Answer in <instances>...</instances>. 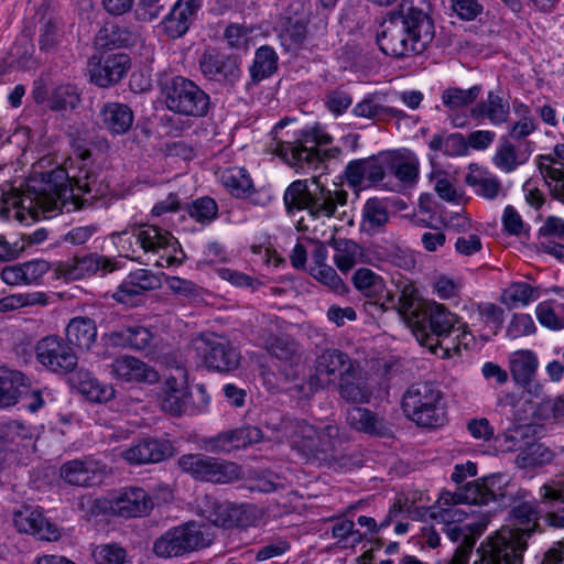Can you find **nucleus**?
<instances>
[{"instance_id":"1","label":"nucleus","mask_w":564,"mask_h":564,"mask_svg":"<svg viewBox=\"0 0 564 564\" xmlns=\"http://www.w3.org/2000/svg\"><path fill=\"white\" fill-rule=\"evenodd\" d=\"M530 494L511 482L506 474H492L487 477L467 482L455 494L445 492L437 500V507H432L430 518L440 527V531L454 543H457L454 555L448 564H468L469 556L477 538L482 533L484 523H464L468 517L467 510L459 503L486 506L496 502L499 507L511 508L510 516L518 535L525 541L538 525V501L528 499Z\"/></svg>"},{"instance_id":"2","label":"nucleus","mask_w":564,"mask_h":564,"mask_svg":"<svg viewBox=\"0 0 564 564\" xmlns=\"http://www.w3.org/2000/svg\"><path fill=\"white\" fill-rule=\"evenodd\" d=\"M89 155L85 152L69 171L62 167L51 171L39 188L28 186L26 192L14 195L11 205L35 217L39 212L61 210L68 199L83 208L105 196L108 185L97 169L86 162Z\"/></svg>"},{"instance_id":"3","label":"nucleus","mask_w":564,"mask_h":564,"mask_svg":"<svg viewBox=\"0 0 564 564\" xmlns=\"http://www.w3.org/2000/svg\"><path fill=\"white\" fill-rule=\"evenodd\" d=\"M434 37V20L414 0H402L398 8L389 11L376 35L381 52L395 58L423 54Z\"/></svg>"},{"instance_id":"4","label":"nucleus","mask_w":564,"mask_h":564,"mask_svg":"<svg viewBox=\"0 0 564 564\" xmlns=\"http://www.w3.org/2000/svg\"><path fill=\"white\" fill-rule=\"evenodd\" d=\"M286 126L285 120L279 121L272 129V141L269 143V150L281 158L289 166L297 173H306L316 170L325 160L338 159L341 149L333 147L321 150V147L333 142L332 135L325 132L321 126L315 124L296 130L286 139L280 135Z\"/></svg>"},{"instance_id":"5","label":"nucleus","mask_w":564,"mask_h":564,"mask_svg":"<svg viewBox=\"0 0 564 564\" xmlns=\"http://www.w3.org/2000/svg\"><path fill=\"white\" fill-rule=\"evenodd\" d=\"M348 194L344 189L332 191L317 177L293 181L284 191L285 212L294 216L305 210L313 219L330 218L338 206L347 203Z\"/></svg>"},{"instance_id":"6","label":"nucleus","mask_w":564,"mask_h":564,"mask_svg":"<svg viewBox=\"0 0 564 564\" xmlns=\"http://www.w3.org/2000/svg\"><path fill=\"white\" fill-rule=\"evenodd\" d=\"M282 431L291 447L307 463L328 460L340 444L339 427L334 424L317 430L304 419L286 417L282 421Z\"/></svg>"},{"instance_id":"7","label":"nucleus","mask_w":564,"mask_h":564,"mask_svg":"<svg viewBox=\"0 0 564 564\" xmlns=\"http://www.w3.org/2000/svg\"><path fill=\"white\" fill-rule=\"evenodd\" d=\"M401 408L404 415L421 427L436 429L447 422L444 393L430 382L410 386L402 395Z\"/></svg>"},{"instance_id":"8","label":"nucleus","mask_w":564,"mask_h":564,"mask_svg":"<svg viewBox=\"0 0 564 564\" xmlns=\"http://www.w3.org/2000/svg\"><path fill=\"white\" fill-rule=\"evenodd\" d=\"M166 108L186 117H205L210 107L209 96L193 80L182 75H165L159 79Z\"/></svg>"},{"instance_id":"9","label":"nucleus","mask_w":564,"mask_h":564,"mask_svg":"<svg viewBox=\"0 0 564 564\" xmlns=\"http://www.w3.org/2000/svg\"><path fill=\"white\" fill-rule=\"evenodd\" d=\"M419 324L412 328V334L421 346L440 355L442 346L446 345L459 323V317L436 302L425 303L423 314L416 315Z\"/></svg>"},{"instance_id":"10","label":"nucleus","mask_w":564,"mask_h":564,"mask_svg":"<svg viewBox=\"0 0 564 564\" xmlns=\"http://www.w3.org/2000/svg\"><path fill=\"white\" fill-rule=\"evenodd\" d=\"M213 536L205 525L187 521L166 530L153 542L152 551L160 558L187 555L212 544Z\"/></svg>"},{"instance_id":"11","label":"nucleus","mask_w":564,"mask_h":564,"mask_svg":"<svg viewBox=\"0 0 564 564\" xmlns=\"http://www.w3.org/2000/svg\"><path fill=\"white\" fill-rule=\"evenodd\" d=\"M117 237L119 242L122 243V249H126V242L130 243V239L134 238L145 253L160 254V258L154 262L156 267L167 268L177 262V259L172 254L176 251L178 245L176 238L170 231L158 226L133 225L131 229L118 232Z\"/></svg>"},{"instance_id":"12","label":"nucleus","mask_w":564,"mask_h":564,"mask_svg":"<svg viewBox=\"0 0 564 564\" xmlns=\"http://www.w3.org/2000/svg\"><path fill=\"white\" fill-rule=\"evenodd\" d=\"M527 541L516 531L503 527L481 542L474 564H522Z\"/></svg>"},{"instance_id":"13","label":"nucleus","mask_w":564,"mask_h":564,"mask_svg":"<svg viewBox=\"0 0 564 564\" xmlns=\"http://www.w3.org/2000/svg\"><path fill=\"white\" fill-rule=\"evenodd\" d=\"M177 465L182 471L198 481L228 484L240 477V467L236 463L202 453L184 454L178 458Z\"/></svg>"},{"instance_id":"14","label":"nucleus","mask_w":564,"mask_h":564,"mask_svg":"<svg viewBox=\"0 0 564 564\" xmlns=\"http://www.w3.org/2000/svg\"><path fill=\"white\" fill-rule=\"evenodd\" d=\"M80 506H87L89 514H101L110 510L115 516L126 519L144 517L153 508L149 494L140 487L124 488L113 500L87 498Z\"/></svg>"},{"instance_id":"15","label":"nucleus","mask_w":564,"mask_h":564,"mask_svg":"<svg viewBox=\"0 0 564 564\" xmlns=\"http://www.w3.org/2000/svg\"><path fill=\"white\" fill-rule=\"evenodd\" d=\"M192 346L208 369L230 372L239 366L240 352L224 336L203 333L192 341Z\"/></svg>"},{"instance_id":"16","label":"nucleus","mask_w":564,"mask_h":564,"mask_svg":"<svg viewBox=\"0 0 564 564\" xmlns=\"http://www.w3.org/2000/svg\"><path fill=\"white\" fill-rule=\"evenodd\" d=\"M35 360L48 372L67 375L75 371L78 357L74 348L63 337L47 335L34 345Z\"/></svg>"},{"instance_id":"17","label":"nucleus","mask_w":564,"mask_h":564,"mask_svg":"<svg viewBox=\"0 0 564 564\" xmlns=\"http://www.w3.org/2000/svg\"><path fill=\"white\" fill-rule=\"evenodd\" d=\"M357 361L339 349H326L317 356L314 364V373L308 380L310 393L329 386H336L349 370H355Z\"/></svg>"},{"instance_id":"18","label":"nucleus","mask_w":564,"mask_h":564,"mask_svg":"<svg viewBox=\"0 0 564 564\" xmlns=\"http://www.w3.org/2000/svg\"><path fill=\"white\" fill-rule=\"evenodd\" d=\"M386 151L365 159H356L345 167L344 177L355 191L379 185L387 174Z\"/></svg>"},{"instance_id":"19","label":"nucleus","mask_w":564,"mask_h":564,"mask_svg":"<svg viewBox=\"0 0 564 564\" xmlns=\"http://www.w3.org/2000/svg\"><path fill=\"white\" fill-rule=\"evenodd\" d=\"M198 65L200 73L206 79L224 86L234 87L241 77L239 58L214 48L203 52L198 59Z\"/></svg>"},{"instance_id":"20","label":"nucleus","mask_w":564,"mask_h":564,"mask_svg":"<svg viewBox=\"0 0 564 564\" xmlns=\"http://www.w3.org/2000/svg\"><path fill=\"white\" fill-rule=\"evenodd\" d=\"M130 66L131 59L124 53L94 55L87 64L89 82L100 88H109L127 75Z\"/></svg>"},{"instance_id":"21","label":"nucleus","mask_w":564,"mask_h":564,"mask_svg":"<svg viewBox=\"0 0 564 564\" xmlns=\"http://www.w3.org/2000/svg\"><path fill=\"white\" fill-rule=\"evenodd\" d=\"M539 357L531 349H520L509 356V370L516 386L531 397L543 394L544 387L538 379Z\"/></svg>"},{"instance_id":"22","label":"nucleus","mask_w":564,"mask_h":564,"mask_svg":"<svg viewBox=\"0 0 564 564\" xmlns=\"http://www.w3.org/2000/svg\"><path fill=\"white\" fill-rule=\"evenodd\" d=\"M262 437L263 433L260 427L245 425L203 438L202 448L213 454H228L259 443Z\"/></svg>"},{"instance_id":"23","label":"nucleus","mask_w":564,"mask_h":564,"mask_svg":"<svg viewBox=\"0 0 564 564\" xmlns=\"http://www.w3.org/2000/svg\"><path fill=\"white\" fill-rule=\"evenodd\" d=\"M416 290L413 285L406 284L402 288L401 294L395 304L394 297L391 294H387L386 301L381 304L378 302H367L366 307L368 310H375L376 312H386L389 308H395L398 314L401 316L406 326L412 328L419 324L416 315H421L424 312L425 303H417Z\"/></svg>"},{"instance_id":"24","label":"nucleus","mask_w":564,"mask_h":564,"mask_svg":"<svg viewBox=\"0 0 564 564\" xmlns=\"http://www.w3.org/2000/svg\"><path fill=\"white\" fill-rule=\"evenodd\" d=\"M202 7L203 0H176L161 21L164 34L170 39L182 37L197 20Z\"/></svg>"},{"instance_id":"25","label":"nucleus","mask_w":564,"mask_h":564,"mask_svg":"<svg viewBox=\"0 0 564 564\" xmlns=\"http://www.w3.org/2000/svg\"><path fill=\"white\" fill-rule=\"evenodd\" d=\"M106 466L91 456L65 462L59 468L63 480L72 486L88 487L101 481Z\"/></svg>"},{"instance_id":"26","label":"nucleus","mask_w":564,"mask_h":564,"mask_svg":"<svg viewBox=\"0 0 564 564\" xmlns=\"http://www.w3.org/2000/svg\"><path fill=\"white\" fill-rule=\"evenodd\" d=\"M161 279L148 269H137L128 274L113 294V299L122 304L134 305L144 292L161 288Z\"/></svg>"},{"instance_id":"27","label":"nucleus","mask_w":564,"mask_h":564,"mask_svg":"<svg viewBox=\"0 0 564 564\" xmlns=\"http://www.w3.org/2000/svg\"><path fill=\"white\" fill-rule=\"evenodd\" d=\"M470 117L478 122L488 121L498 127L509 122L510 102L500 89L487 91L485 99L479 100L470 108Z\"/></svg>"},{"instance_id":"28","label":"nucleus","mask_w":564,"mask_h":564,"mask_svg":"<svg viewBox=\"0 0 564 564\" xmlns=\"http://www.w3.org/2000/svg\"><path fill=\"white\" fill-rule=\"evenodd\" d=\"M13 522L19 532L31 534L39 540L56 541L59 538L56 524L50 522L39 509L23 507L14 512Z\"/></svg>"},{"instance_id":"29","label":"nucleus","mask_w":564,"mask_h":564,"mask_svg":"<svg viewBox=\"0 0 564 564\" xmlns=\"http://www.w3.org/2000/svg\"><path fill=\"white\" fill-rule=\"evenodd\" d=\"M536 164L552 196L564 203V144H556L553 154L539 155Z\"/></svg>"},{"instance_id":"30","label":"nucleus","mask_w":564,"mask_h":564,"mask_svg":"<svg viewBox=\"0 0 564 564\" xmlns=\"http://www.w3.org/2000/svg\"><path fill=\"white\" fill-rule=\"evenodd\" d=\"M249 505H232L230 502H215L208 514V520L216 527L247 528L256 524L257 514Z\"/></svg>"},{"instance_id":"31","label":"nucleus","mask_w":564,"mask_h":564,"mask_svg":"<svg viewBox=\"0 0 564 564\" xmlns=\"http://www.w3.org/2000/svg\"><path fill=\"white\" fill-rule=\"evenodd\" d=\"M113 379L126 383L155 382L158 372L150 368L144 361L132 357L121 356L116 358L109 366Z\"/></svg>"},{"instance_id":"32","label":"nucleus","mask_w":564,"mask_h":564,"mask_svg":"<svg viewBox=\"0 0 564 564\" xmlns=\"http://www.w3.org/2000/svg\"><path fill=\"white\" fill-rule=\"evenodd\" d=\"M172 455L169 441L144 438L123 451L122 457L130 464L142 465L159 463Z\"/></svg>"},{"instance_id":"33","label":"nucleus","mask_w":564,"mask_h":564,"mask_svg":"<svg viewBox=\"0 0 564 564\" xmlns=\"http://www.w3.org/2000/svg\"><path fill=\"white\" fill-rule=\"evenodd\" d=\"M500 143L492 158L494 164L505 173H511L524 164L533 152L534 142L525 141L516 145L508 137H500Z\"/></svg>"},{"instance_id":"34","label":"nucleus","mask_w":564,"mask_h":564,"mask_svg":"<svg viewBox=\"0 0 564 564\" xmlns=\"http://www.w3.org/2000/svg\"><path fill=\"white\" fill-rule=\"evenodd\" d=\"M99 116L102 127L113 135L127 133L134 121L132 109L128 105L117 101L105 104L99 111Z\"/></svg>"},{"instance_id":"35","label":"nucleus","mask_w":564,"mask_h":564,"mask_svg":"<svg viewBox=\"0 0 564 564\" xmlns=\"http://www.w3.org/2000/svg\"><path fill=\"white\" fill-rule=\"evenodd\" d=\"M540 248L558 260H564V221L551 216L538 231Z\"/></svg>"},{"instance_id":"36","label":"nucleus","mask_w":564,"mask_h":564,"mask_svg":"<svg viewBox=\"0 0 564 564\" xmlns=\"http://www.w3.org/2000/svg\"><path fill=\"white\" fill-rule=\"evenodd\" d=\"M189 392L185 382L167 378L162 391L158 394L159 406L172 415H181L186 410Z\"/></svg>"},{"instance_id":"37","label":"nucleus","mask_w":564,"mask_h":564,"mask_svg":"<svg viewBox=\"0 0 564 564\" xmlns=\"http://www.w3.org/2000/svg\"><path fill=\"white\" fill-rule=\"evenodd\" d=\"M30 386V379L21 371L0 367V408H9L19 402L22 389Z\"/></svg>"},{"instance_id":"38","label":"nucleus","mask_w":564,"mask_h":564,"mask_svg":"<svg viewBox=\"0 0 564 564\" xmlns=\"http://www.w3.org/2000/svg\"><path fill=\"white\" fill-rule=\"evenodd\" d=\"M347 423L358 432L371 436L384 437L390 434V427L382 417L366 408H352L347 412Z\"/></svg>"},{"instance_id":"39","label":"nucleus","mask_w":564,"mask_h":564,"mask_svg":"<svg viewBox=\"0 0 564 564\" xmlns=\"http://www.w3.org/2000/svg\"><path fill=\"white\" fill-rule=\"evenodd\" d=\"M102 269L105 272H112L118 269L111 260L100 257L96 253L74 257L67 264L65 273L73 280L82 279L86 275L95 274Z\"/></svg>"},{"instance_id":"40","label":"nucleus","mask_w":564,"mask_h":564,"mask_svg":"<svg viewBox=\"0 0 564 564\" xmlns=\"http://www.w3.org/2000/svg\"><path fill=\"white\" fill-rule=\"evenodd\" d=\"M112 345L122 346L133 350H147L152 347L153 334L150 328L142 325L124 326L109 334Z\"/></svg>"},{"instance_id":"41","label":"nucleus","mask_w":564,"mask_h":564,"mask_svg":"<svg viewBox=\"0 0 564 564\" xmlns=\"http://www.w3.org/2000/svg\"><path fill=\"white\" fill-rule=\"evenodd\" d=\"M387 173L394 175L401 183L412 185L419 177V160L415 154L386 151Z\"/></svg>"},{"instance_id":"42","label":"nucleus","mask_w":564,"mask_h":564,"mask_svg":"<svg viewBox=\"0 0 564 564\" xmlns=\"http://www.w3.org/2000/svg\"><path fill=\"white\" fill-rule=\"evenodd\" d=\"M358 368L357 364L355 370H349L336 383L340 398L349 403H367L372 394Z\"/></svg>"},{"instance_id":"43","label":"nucleus","mask_w":564,"mask_h":564,"mask_svg":"<svg viewBox=\"0 0 564 564\" xmlns=\"http://www.w3.org/2000/svg\"><path fill=\"white\" fill-rule=\"evenodd\" d=\"M351 112L355 117L379 121H386L389 118L402 119L406 117L403 110L381 105L373 95H368L357 102Z\"/></svg>"},{"instance_id":"44","label":"nucleus","mask_w":564,"mask_h":564,"mask_svg":"<svg viewBox=\"0 0 564 564\" xmlns=\"http://www.w3.org/2000/svg\"><path fill=\"white\" fill-rule=\"evenodd\" d=\"M97 328L95 322L89 317H75L66 327V341L70 347L89 349L96 340Z\"/></svg>"},{"instance_id":"45","label":"nucleus","mask_w":564,"mask_h":564,"mask_svg":"<svg viewBox=\"0 0 564 564\" xmlns=\"http://www.w3.org/2000/svg\"><path fill=\"white\" fill-rule=\"evenodd\" d=\"M278 62L279 56L272 46L262 45L258 47L249 67L252 83L258 84L271 77L278 70Z\"/></svg>"},{"instance_id":"46","label":"nucleus","mask_w":564,"mask_h":564,"mask_svg":"<svg viewBox=\"0 0 564 564\" xmlns=\"http://www.w3.org/2000/svg\"><path fill=\"white\" fill-rule=\"evenodd\" d=\"M220 182L237 198H247L254 192L252 180L245 167L232 166L225 170Z\"/></svg>"},{"instance_id":"47","label":"nucleus","mask_w":564,"mask_h":564,"mask_svg":"<svg viewBox=\"0 0 564 564\" xmlns=\"http://www.w3.org/2000/svg\"><path fill=\"white\" fill-rule=\"evenodd\" d=\"M465 182L473 187L478 196L486 199H495L502 189L501 182L492 173L482 169H471L466 175Z\"/></svg>"},{"instance_id":"48","label":"nucleus","mask_w":564,"mask_h":564,"mask_svg":"<svg viewBox=\"0 0 564 564\" xmlns=\"http://www.w3.org/2000/svg\"><path fill=\"white\" fill-rule=\"evenodd\" d=\"M78 390L89 401L97 403H106L116 395L111 384L100 382L91 373L83 371L78 373Z\"/></svg>"},{"instance_id":"49","label":"nucleus","mask_w":564,"mask_h":564,"mask_svg":"<svg viewBox=\"0 0 564 564\" xmlns=\"http://www.w3.org/2000/svg\"><path fill=\"white\" fill-rule=\"evenodd\" d=\"M553 459L554 453L532 435L524 449L518 453L516 463L518 467L525 469L550 464Z\"/></svg>"},{"instance_id":"50","label":"nucleus","mask_w":564,"mask_h":564,"mask_svg":"<svg viewBox=\"0 0 564 564\" xmlns=\"http://www.w3.org/2000/svg\"><path fill=\"white\" fill-rule=\"evenodd\" d=\"M98 40L100 45L109 50L133 46L139 35L128 26L113 24L100 30Z\"/></svg>"},{"instance_id":"51","label":"nucleus","mask_w":564,"mask_h":564,"mask_svg":"<svg viewBox=\"0 0 564 564\" xmlns=\"http://www.w3.org/2000/svg\"><path fill=\"white\" fill-rule=\"evenodd\" d=\"M482 93V86L477 84L468 89L447 87L442 91L441 100L448 111H456L473 105Z\"/></svg>"},{"instance_id":"52","label":"nucleus","mask_w":564,"mask_h":564,"mask_svg":"<svg viewBox=\"0 0 564 564\" xmlns=\"http://www.w3.org/2000/svg\"><path fill=\"white\" fill-rule=\"evenodd\" d=\"M389 220V212L384 202L369 198L362 208V230L371 234L379 232Z\"/></svg>"},{"instance_id":"53","label":"nucleus","mask_w":564,"mask_h":564,"mask_svg":"<svg viewBox=\"0 0 564 564\" xmlns=\"http://www.w3.org/2000/svg\"><path fill=\"white\" fill-rule=\"evenodd\" d=\"M533 435L531 425H513L503 433L497 435L496 443L501 452H519L528 445Z\"/></svg>"},{"instance_id":"54","label":"nucleus","mask_w":564,"mask_h":564,"mask_svg":"<svg viewBox=\"0 0 564 564\" xmlns=\"http://www.w3.org/2000/svg\"><path fill=\"white\" fill-rule=\"evenodd\" d=\"M535 315L539 323L551 330L564 328V303L557 300L539 303L535 307Z\"/></svg>"},{"instance_id":"55","label":"nucleus","mask_w":564,"mask_h":564,"mask_svg":"<svg viewBox=\"0 0 564 564\" xmlns=\"http://www.w3.org/2000/svg\"><path fill=\"white\" fill-rule=\"evenodd\" d=\"M47 100L54 111L74 110L80 102V93L73 84H61L52 89Z\"/></svg>"},{"instance_id":"56","label":"nucleus","mask_w":564,"mask_h":564,"mask_svg":"<svg viewBox=\"0 0 564 564\" xmlns=\"http://www.w3.org/2000/svg\"><path fill=\"white\" fill-rule=\"evenodd\" d=\"M355 288L367 297H377L383 293L386 284L383 279L368 268H360L352 274Z\"/></svg>"},{"instance_id":"57","label":"nucleus","mask_w":564,"mask_h":564,"mask_svg":"<svg viewBox=\"0 0 564 564\" xmlns=\"http://www.w3.org/2000/svg\"><path fill=\"white\" fill-rule=\"evenodd\" d=\"M539 296V288L523 281L513 282L503 291L505 303L510 307L527 306Z\"/></svg>"},{"instance_id":"58","label":"nucleus","mask_w":564,"mask_h":564,"mask_svg":"<svg viewBox=\"0 0 564 564\" xmlns=\"http://www.w3.org/2000/svg\"><path fill=\"white\" fill-rule=\"evenodd\" d=\"M64 33L57 21L48 19L39 29V48L42 53L53 54L63 43Z\"/></svg>"},{"instance_id":"59","label":"nucleus","mask_w":564,"mask_h":564,"mask_svg":"<svg viewBox=\"0 0 564 564\" xmlns=\"http://www.w3.org/2000/svg\"><path fill=\"white\" fill-rule=\"evenodd\" d=\"M187 215L200 225H208L218 216V205L209 196L199 197L185 205Z\"/></svg>"},{"instance_id":"60","label":"nucleus","mask_w":564,"mask_h":564,"mask_svg":"<svg viewBox=\"0 0 564 564\" xmlns=\"http://www.w3.org/2000/svg\"><path fill=\"white\" fill-rule=\"evenodd\" d=\"M454 334H456L455 337H451L446 345L442 346V351L438 356L443 359L459 355L462 348L470 349L475 346V336L468 329L466 323L459 321Z\"/></svg>"},{"instance_id":"61","label":"nucleus","mask_w":564,"mask_h":564,"mask_svg":"<svg viewBox=\"0 0 564 564\" xmlns=\"http://www.w3.org/2000/svg\"><path fill=\"white\" fill-rule=\"evenodd\" d=\"M306 33V24L303 20L289 19L285 28L280 34V39L286 51H293L304 43Z\"/></svg>"},{"instance_id":"62","label":"nucleus","mask_w":564,"mask_h":564,"mask_svg":"<svg viewBox=\"0 0 564 564\" xmlns=\"http://www.w3.org/2000/svg\"><path fill=\"white\" fill-rule=\"evenodd\" d=\"M334 262L337 268L346 273L356 264L358 245L352 240L340 239L335 242Z\"/></svg>"},{"instance_id":"63","label":"nucleus","mask_w":564,"mask_h":564,"mask_svg":"<svg viewBox=\"0 0 564 564\" xmlns=\"http://www.w3.org/2000/svg\"><path fill=\"white\" fill-rule=\"evenodd\" d=\"M93 557L96 564H124L127 551L117 543L100 544L94 549Z\"/></svg>"},{"instance_id":"64","label":"nucleus","mask_w":564,"mask_h":564,"mask_svg":"<svg viewBox=\"0 0 564 564\" xmlns=\"http://www.w3.org/2000/svg\"><path fill=\"white\" fill-rule=\"evenodd\" d=\"M539 495L544 503H564V473L558 475L551 484H544L540 488Z\"/></svg>"}]
</instances>
